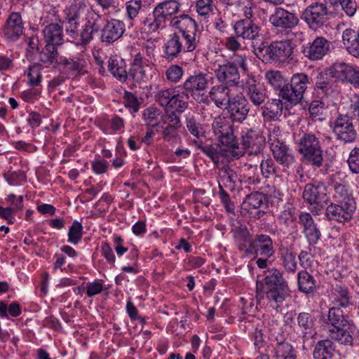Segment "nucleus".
<instances>
[{"mask_svg": "<svg viewBox=\"0 0 359 359\" xmlns=\"http://www.w3.org/2000/svg\"><path fill=\"white\" fill-rule=\"evenodd\" d=\"M288 290L282 273L275 268L265 271L263 280L257 281V296L259 298L265 297L273 308L280 306L288 295Z\"/></svg>", "mask_w": 359, "mask_h": 359, "instance_id": "f257e3e1", "label": "nucleus"}, {"mask_svg": "<svg viewBox=\"0 0 359 359\" xmlns=\"http://www.w3.org/2000/svg\"><path fill=\"white\" fill-rule=\"evenodd\" d=\"M238 249L245 257H264L271 258L275 254L272 238L266 234H257L254 238L248 233H243L238 239Z\"/></svg>", "mask_w": 359, "mask_h": 359, "instance_id": "f03ea898", "label": "nucleus"}, {"mask_svg": "<svg viewBox=\"0 0 359 359\" xmlns=\"http://www.w3.org/2000/svg\"><path fill=\"white\" fill-rule=\"evenodd\" d=\"M212 130L219 143L225 146L222 151L227 156L239 158L243 155V149L240 148L236 142L231 125L226 118L216 117L212 123Z\"/></svg>", "mask_w": 359, "mask_h": 359, "instance_id": "7ed1b4c3", "label": "nucleus"}, {"mask_svg": "<svg viewBox=\"0 0 359 359\" xmlns=\"http://www.w3.org/2000/svg\"><path fill=\"white\" fill-rule=\"evenodd\" d=\"M170 27L182 33L185 41L184 50L193 51L198 43L197 24L196 21L187 14L175 16L171 20Z\"/></svg>", "mask_w": 359, "mask_h": 359, "instance_id": "20e7f679", "label": "nucleus"}, {"mask_svg": "<svg viewBox=\"0 0 359 359\" xmlns=\"http://www.w3.org/2000/svg\"><path fill=\"white\" fill-rule=\"evenodd\" d=\"M303 198L309 204L311 211L317 215L321 213L329 201L325 186L318 182L305 186Z\"/></svg>", "mask_w": 359, "mask_h": 359, "instance_id": "39448f33", "label": "nucleus"}, {"mask_svg": "<svg viewBox=\"0 0 359 359\" xmlns=\"http://www.w3.org/2000/svg\"><path fill=\"white\" fill-rule=\"evenodd\" d=\"M297 150L305 161L320 167L323 162L322 150L318 138L313 134H305L297 142Z\"/></svg>", "mask_w": 359, "mask_h": 359, "instance_id": "423d86ee", "label": "nucleus"}, {"mask_svg": "<svg viewBox=\"0 0 359 359\" xmlns=\"http://www.w3.org/2000/svg\"><path fill=\"white\" fill-rule=\"evenodd\" d=\"M309 78L303 73L294 74L290 80V84L284 86L280 91V95L290 102L297 104L303 98Z\"/></svg>", "mask_w": 359, "mask_h": 359, "instance_id": "0eeeda50", "label": "nucleus"}, {"mask_svg": "<svg viewBox=\"0 0 359 359\" xmlns=\"http://www.w3.org/2000/svg\"><path fill=\"white\" fill-rule=\"evenodd\" d=\"M329 73L336 81L359 88V67L355 65L335 62L329 68Z\"/></svg>", "mask_w": 359, "mask_h": 359, "instance_id": "6e6552de", "label": "nucleus"}, {"mask_svg": "<svg viewBox=\"0 0 359 359\" xmlns=\"http://www.w3.org/2000/svg\"><path fill=\"white\" fill-rule=\"evenodd\" d=\"M102 26L101 15L93 10L86 14L85 24L77 33L78 36L74 39L77 45L86 46L93 39V35L97 33Z\"/></svg>", "mask_w": 359, "mask_h": 359, "instance_id": "1a4fd4ad", "label": "nucleus"}, {"mask_svg": "<svg viewBox=\"0 0 359 359\" xmlns=\"http://www.w3.org/2000/svg\"><path fill=\"white\" fill-rule=\"evenodd\" d=\"M208 85L207 75L198 73L189 76L184 81L183 86L186 94H190L198 102H205L208 100V95L205 93Z\"/></svg>", "mask_w": 359, "mask_h": 359, "instance_id": "9d476101", "label": "nucleus"}, {"mask_svg": "<svg viewBox=\"0 0 359 359\" xmlns=\"http://www.w3.org/2000/svg\"><path fill=\"white\" fill-rule=\"evenodd\" d=\"M255 53L266 60H284L291 55L292 47L287 41H276L269 46L255 48Z\"/></svg>", "mask_w": 359, "mask_h": 359, "instance_id": "9b49d317", "label": "nucleus"}, {"mask_svg": "<svg viewBox=\"0 0 359 359\" xmlns=\"http://www.w3.org/2000/svg\"><path fill=\"white\" fill-rule=\"evenodd\" d=\"M355 208L354 199H348L347 202L342 201L338 204L328 205L326 209V216L330 220L345 222L352 217Z\"/></svg>", "mask_w": 359, "mask_h": 359, "instance_id": "f8f14e48", "label": "nucleus"}, {"mask_svg": "<svg viewBox=\"0 0 359 359\" xmlns=\"http://www.w3.org/2000/svg\"><path fill=\"white\" fill-rule=\"evenodd\" d=\"M337 139L345 142H351L355 138V131L348 116L339 115L331 125Z\"/></svg>", "mask_w": 359, "mask_h": 359, "instance_id": "ddd939ff", "label": "nucleus"}, {"mask_svg": "<svg viewBox=\"0 0 359 359\" xmlns=\"http://www.w3.org/2000/svg\"><path fill=\"white\" fill-rule=\"evenodd\" d=\"M243 90L255 106H259L263 104L266 97L265 88L262 83L257 82L255 78L252 76H248L243 83Z\"/></svg>", "mask_w": 359, "mask_h": 359, "instance_id": "4468645a", "label": "nucleus"}, {"mask_svg": "<svg viewBox=\"0 0 359 359\" xmlns=\"http://www.w3.org/2000/svg\"><path fill=\"white\" fill-rule=\"evenodd\" d=\"M214 72L219 82L223 83L224 85L237 88V84L239 83L240 80V74L233 65H230L229 62L218 65L217 67L214 69Z\"/></svg>", "mask_w": 359, "mask_h": 359, "instance_id": "2eb2a0df", "label": "nucleus"}, {"mask_svg": "<svg viewBox=\"0 0 359 359\" xmlns=\"http://www.w3.org/2000/svg\"><path fill=\"white\" fill-rule=\"evenodd\" d=\"M180 6V4L177 0H165L155 6L153 14H156L161 22L166 26L168 22L170 24L171 20L177 16Z\"/></svg>", "mask_w": 359, "mask_h": 359, "instance_id": "dca6fc26", "label": "nucleus"}, {"mask_svg": "<svg viewBox=\"0 0 359 359\" xmlns=\"http://www.w3.org/2000/svg\"><path fill=\"white\" fill-rule=\"evenodd\" d=\"M242 147H239L245 150H248L250 154H257L262 151L264 144V138L256 130H247L242 134Z\"/></svg>", "mask_w": 359, "mask_h": 359, "instance_id": "f3484780", "label": "nucleus"}, {"mask_svg": "<svg viewBox=\"0 0 359 359\" xmlns=\"http://www.w3.org/2000/svg\"><path fill=\"white\" fill-rule=\"evenodd\" d=\"M330 43L324 37H316L311 43L304 46V55L313 60L322 59L330 51Z\"/></svg>", "mask_w": 359, "mask_h": 359, "instance_id": "a211bd4d", "label": "nucleus"}, {"mask_svg": "<svg viewBox=\"0 0 359 359\" xmlns=\"http://www.w3.org/2000/svg\"><path fill=\"white\" fill-rule=\"evenodd\" d=\"M224 109L228 111L232 121L239 123L245 119L249 111L247 100L241 95H236Z\"/></svg>", "mask_w": 359, "mask_h": 359, "instance_id": "6ab92c4d", "label": "nucleus"}, {"mask_svg": "<svg viewBox=\"0 0 359 359\" xmlns=\"http://www.w3.org/2000/svg\"><path fill=\"white\" fill-rule=\"evenodd\" d=\"M236 89L224 84L216 85L211 88L209 96L217 107L224 109L236 95L233 93Z\"/></svg>", "mask_w": 359, "mask_h": 359, "instance_id": "aec40b11", "label": "nucleus"}, {"mask_svg": "<svg viewBox=\"0 0 359 359\" xmlns=\"http://www.w3.org/2000/svg\"><path fill=\"white\" fill-rule=\"evenodd\" d=\"M269 22L278 28L291 29L298 24L299 19L294 13L283 8H276L270 15Z\"/></svg>", "mask_w": 359, "mask_h": 359, "instance_id": "412c9836", "label": "nucleus"}, {"mask_svg": "<svg viewBox=\"0 0 359 359\" xmlns=\"http://www.w3.org/2000/svg\"><path fill=\"white\" fill-rule=\"evenodd\" d=\"M23 22L19 13H12L3 30L4 36L9 41H16L22 34Z\"/></svg>", "mask_w": 359, "mask_h": 359, "instance_id": "4be33fe9", "label": "nucleus"}, {"mask_svg": "<svg viewBox=\"0 0 359 359\" xmlns=\"http://www.w3.org/2000/svg\"><path fill=\"white\" fill-rule=\"evenodd\" d=\"M125 32V24L123 21L111 19L108 21L102 30L101 41L106 43H111L121 37Z\"/></svg>", "mask_w": 359, "mask_h": 359, "instance_id": "5701e85b", "label": "nucleus"}, {"mask_svg": "<svg viewBox=\"0 0 359 359\" xmlns=\"http://www.w3.org/2000/svg\"><path fill=\"white\" fill-rule=\"evenodd\" d=\"M327 8L323 4L311 5L306 8L303 18L311 27L323 25L327 15Z\"/></svg>", "mask_w": 359, "mask_h": 359, "instance_id": "b1692460", "label": "nucleus"}, {"mask_svg": "<svg viewBox=\"0 0 359 359\" xmlns=\"http://www.w3.org/2000/svg\"><path fill=\"white\" fill-rule=\"evenodd\" d=\"M338 92L337 85L327 75L320 74L318 77L314 87V95L323 100Z\"/></svg>", "mask_w": 359, "mask_h": 359, "instance_id": "393cba45", "label": "nucleus"}, {"mask_svg": "<svg viewBox=\"0 0 359 359\" xmlns=\"http://www.w3.org/2000/svg\"><path fill=\"white\" fill-rule=\"evenodd\" d=\"M237 37L245 40H253L259 34V27L250 20H240L233 25Z\"/></svg>", "mask_w": 359, "mask_h": 359, "instance_id": "a878e982", "label": "nucleus"}, {"mask_svg": "<svg viewBox=\"0 0 359 359\" xmlns=\"http://www.w3.org/2000/svg\"><path fill=\"white\" fill-rule=\"evenodd\" d=\"M271 150L276 161L284 168H289L294 163V156L284 142L272 144Z\"/></svg>", "mask_w": 359, "mask_h": 359, "instance_id": "bb28decb", "label": "nucleus"}, {"mask_svg": "<svg viewBox=\"0 0 359 359\" xmlns=\"http://www.w3.org/2000/svg\"><path fill=\"white\" fill-rule=\"evenodd\" d=\"M297 323L304 339L313 338L316 334V319L309 313H300L297 318Z\"/></svg>", "mask_w": 359, "mask_h": 359, "instance_id": "cd10ccee", "label": "nucleus"}, {"mask_svg": "<svg viewBox=\"0 0 359 359\" xmlns=\"http://www.w3.org/2000/svg\"><path fill=\"white\" fill-rule=\"evenodd\" d=\"M329 298L333 306L346 307L350 304L351 296L346 287L336 284L332 286Z\"/></svg>", "mask_w": 359, "mask_h": 359, "instance_id": "c85d7f7f", "label": "nucleus"}, {"mask_svg": "<svg viewBox=\"0 0 359 359\" xmlns=\"http://www.w3.org/2000/svg\"><path fill=\"white\" fill-rule=\"evenodd\" d=\"M156 48L154 41H147L144 43L142 53H139L135 55V62L137 65L145 64L147 67H151L155 62Z\"/></svg>", "mask_w": 359, "mask_h": 359, "instance_id": "c756f323", "label": "nucleus"}, {"mask_svg": "<svg viewBox=\"0 0 359 359\" xmlns=\"http://www.w3.org/2000/svg\"><path fill=\"white\" fill-rule=\"evenodd\" d=\"M43 38L48 45L56 46L63 43V28L57 23H51L43 30Z\"/></svg>", "mask_w": 359, "mask_h": 359, "instance_id": "7c9ffc66", "label": "nucleus"}, {"mask_svg": "<svg viewBox=\"0 0 359 359\" xmlns=\"http://www.w3.org/2000/svg\"><path fill=\"white\" fill-rule=\"evenodd\" d=\"M341 38L347 51L359 58V34L354 29L348 28L342 32Z\"/></svg>", "mask_w": 359, "mask_h": 359, "instance_id": "2f4dec72", "label": "nucleus"}, {"mask_svg": "<svg viewBox=\"0 0 359 359\" xmlns=\"http://www.w3.org/2000/svg\"><path fill=\"white\" fill-rule=\"evenodd\" d=\"M108 69L111 74L121 81L127 79V72L125 61L120 57L115 55L108 60Z\"/></svg>", "mask_w": 359, "mask_h": 359, "instance_id": "473e14b6", "label": "nucleus"}, {"mask_svg": "<svg viewBox=\"0 0 359 359\" xmlns=\"http://www.w3.org/2000/svg\"><path fill=\"white\" fill-rule=\"evenodd\" d=\"M165 26L158 18L156 14L151 13L146 17L140 22V30L142 34H149L154 33L159 29H163Z\"/></svg>", "mask_w": 359, "mask_h": 359, "instance_id": "72a5a7b5", "label": "nucleus"}, {"mask_svg": "<svg viewBox=\"0 0 359 359\" xmlns=\"http://www.w3.org/2000/svg\"><path fill=\"white\" fill-rule=\"evenodd\" d=\"M86 64V60L83 56H75L71 58H62L60 60V65L65 72L74 74V72H81Z\"/></svg>", "mask_w": 359, "mask_h": 359, "instance_id": "f704fd0d", "label": "nucleus"}, {"mask_svg": "<svg viewBox=\"0 0 359 359\" xmlns=\"http://www.w3.org/2000/svg\"><path fill=\"white\" fill-rule=\"evenodd\" d=\"M188 95L184 93H176L166 107L167 115L182 113L188 107Z\"/></svg>", "mask_w": 359, "mask_h": 359, "instance_id": "c9c22d12", "label": "nucleus"}, {"mask_svg": "<svg viewBox=\"0 0 359 359\" xmlns=\"http://www.w3.org/2000/svg\"><path fill=\"white\" fill-rule=\"evenodd\" d=\"M282 111L283 103L281 100L279 99H272L264 104L262 114L266 119L276 120L281 116Z\"/></svg>", "mask_w": 359, "mask_h": 359, "instance_id": "e433bc0d", "label": "nucleus"}, {"mask_svg": "<svg viewBox=\"0 0 359 359\" xmlns=\"http://www.w3.org/2000/svg\"><path fill=\"white\" fill-rule=\"evenodd\" d=\"M333 344L330 340H322L316 345L313 356L314 359H332L333 353Z\"/></svg>", "mask_w": 359, "mask_h": 359, "instance_id": "4c0bfd02", "label": "nucleus"}, {"mask_svg": "<svg viewBox=\"0 0 359 359\" xmlns=\"http://www.w3.org/2000/svg\"><path fill=\"white\" fill-rule=\"evenodd\" d=\"M164 118L168 126L163 131V137L165 140H170L177 135V129L181 126L180 117L176 114H172L166 115Z\"/></svg>", "mask_w": 359, "mask_h": 359, "instance_id": "58836bf2", "label": "nucleus"}, {"mask_svg": "<svg viewBox=\"0 0 359 359\" xmlns=\"http://www.w3.org/2000/svg\"><path fill=\"white\" fill-rule=\"evenodd\" d=\"M276 359H297V353L293 346L287 341L277 343L274 348Z\"/></svg>", "mask_w": 359, "mask_h": 359, "instance_id": "ea45409f", "label": "nucleus"}, {"mask_svg": "<svg viewBox=\"0 0 359 359\" xmlns=\"http://www.w3.org/2000/svg\"><path fill=\"white\" fill-rule=\"evenodd\" d=\"M225 146H223L220 144V145H209L204 144L201 146L199 148L201 151L208 156L215 163H217L220 161L221 156H225L228 158H233V157L227 156L224 151H222ZM233 158H236L233 157Z\"/></svg>", "mask_w": 359, "mask_h": 359, "instance_id": "a19ab883", "label": "nucleus"}, {"mask_svg": "<svg viewBox=\"0 0 359 359\" xmlns=\"http://www.w3.org/2000/svg\"><path fill=\"white\" fill-rule=\"evenodd\" d=\"M87 10V0H74L65 10V16L79 20Z\"/></svg>", "mask_w": 359, "mask_h": 359, "instance_id": "79ce46f5", "label": "nucleus"}, {"mask_svg": "<svg viewBox=\"0 0 359 359\" xmlns=\"http://www.w3.org/2000/svg\"><path fill=\"white\" fill-rule=\"evenodd\" d=\"M184 49L179 36L173 34L165 44V54L168 58L176 57Z\"/></svg>", "mask_w": 359, "mask_h": 359, "instance_id": "37998d69", "label": "nucleus"}, {"mask_svg": "<svg viewBox=\"0 0 359 359\" xmlns=\"http://www.w3.org/2000/svg\"><path fill=\"white\" fill-rule=\"evenodd\" d=\"M311 117L314 121H323L327 115V107L323 100H313L309 108Z\"/></svg>", "mask_w": 359, "mask_h": 359, "instance_id": "c03bdc74", "label": "nucleus"}, {"mask_svg": "<svg viewBox=\"0 0 359 359\" xmlns=\"http://www.w3.org/2000/svg\"><path fill=\"white\" fill-rule=\"evenodd\" d=\"M328 323L327 329L328 332L330 330H334L339 327H342L344 325V319L343 317L342 311L336 306H333L328 311L327 315Z\"/></svg>", "mask_w": 359, "mask_h": 359, "instance_id": "a18cd8bd", "label": "nucleus"}, {"mask_svg": "<svg viewBox=\"0 0 359 359\" xmlns=\"http://www.w3.org/2000/svg\"><path fill=\"white\" fill-rule=\"evenodd\" d=\"M21 312V306L17 302H13L8 304L6 302L0 300L1 318L8 319L9 316L18 317Z\"/></svg>", "mask_w": 359, "mask_h": 359, "instance_id": "49530a36", "label": "nucleus"}, {"mask_svg": "<svg viewBox=\"0 0 359 359\" xmlns=\"http://www.w3.org/2000/svg\"><path fill=\"white\" fill-rule=\"evenodd\" d=\"M142 116L146 124L151 127L157 126L163 117L161 110L154 107L144 109Z\"/></svg>", "mask_w": 359, "mask_h": 359, "instance_id": "de8ad7c7", "label": "nucleus"}, {"mask_svg": "<svg viewBox=\"0 0 359 359\" xmlns=\"http://www.w3.org/2000/svg\"><path fill=\"white\" fill-rule=\"evenodd\" d=\"M83 228L81 223L77 220H74L69 228L67 242L74 245L79 244L83 237Z\"/></svg>", "mask_w": 359, "mask_h": 359, "instance_id": "09e8293b", "label": "nucleus"}, {"mask_svg": "<svg viewBox=\"0 0 359 359\" xmlns=\"http://www.w3.org/2000/svg\"><path fill=\"white\" fill-rule=\"evenodd\" d=\"M297 279L299 288L301 291L304 293H309L313 291L315 288V280L307 271H300L298 273Z\"/></svg>", "mask_w": 359, "mask_h": 359, "instance_id": "8fccbe9b", "label": "nucleus"}, {"mask_svg": "<svg viewBox=\"0 0 359 359\" xmlns=\"http://www.w3.org/2000/svg\"><path fill=\"white\" fill-rule=\"evenodd\" d=\"M41 66L39 64L31 65L25 72V76L27 77V83L32 86H38L42 81Z\"/></svg>", "mask_w": 359, "mask_h": 359, "instance_id": "3c124183", "label": "nucleus"}, {"mask_svg": "<svg viewBox=\"0 0 359 359\" xmlns=\"http://www.w3.org/2000/svg\"><path fill=\"white\" fill-rule=\"evenodd\" d=\"M330 337L338 341L341 344L351 345L353 342V337L350 333L339 327L334 330H330L329 332Z\"/></svg>", "mask_w": 359, "mask_h": 359, "instance_id": "603ef678", "label": "nucleus"}, {"mask_svg": "<svg viewBox=\"0 0 359 359\" xmlns=\"http://www.w3.org/2000/svg\"><path fill=\"white\" fill-rule=\"evenodd\" d=\"M215 8L213 0H196L195 10L198 15L205 19L209 18Z\"/></svg>", "mask_w": 359, "mask_h": 359, "instance_id": "864d4df0", "label": "nucleus"}, {"mask_svg": "<svg viewBox=\"0 0 359 359\" xmlns=\"http://www.w3.org/2000/svg\"><path fill=\"white\" fill-rule=\"evenodd\" d=\"M265 79L269 84L274 89H282L285 86L286 80L282 74L278 71H269L265 73Z\"/></svg>", "mask_w": 359, "mask_h": 359, "instance_id": "5fc2aeb1", "label": "nucleus"}, {"mask_svg": "<svg viewBox=\"0 0 359 359\" xmlns=\"http://www.w3.org/2000/svg\"><path fill=\"white\" fill-rule=\"evenodd\" d=\"M143 6L142 0H130L125 4L126 18L129 20L135 19Z\"/></svg>", "mask_w": 359, "mask_h": 359, "instance_id": "6e6d98bb", "label": "nucleus"}, {"mask_svg": "<svg viewBox=\"0 0 359 359\" xmlns=\"http://www.w3.org/2000/svg\"><path fill=\"white\" fill-rule=\"evenodd\" d=\"M57 54L56 48L47 44L40 53V61L43 63L45 66L48 67L55 62Z\"/></svg>", "mask_w": 359, "mask_h": 359, "instance_id": "4d7b16f0", "label": "nucleus"}, {"mask_svg": "<svg viewBox=\"0 0 359 359\" xmlns=\"http://www.w3.org/2000/svg\"><path fill=\"white\" fill-rule=\"evenodd\" d=\"M295 219L296 212L294 207L290 203L285 205L283 210L279 215V222L286 226H289L294 222Z\"/></svg>", "mask_w": 359, "mask_h": 359, "instance_id": "13d9d810", "label": "nucleus"}, {"mask_svg": "<svg viewBox=\"0 0 359 359\" xmlns=\"http://www.w3.org/2000/svg\"><path fill=\"white\" fill-rule=\"evenodd\" d=\"M79 26V22L77 19L71 18L69 17L65 16V32L66 34L74 41V39L76 36H78L77 33L79 32L78 28Z\"/></svg>", "mask_w": 359, "mask_h": 359, "instance_id": "bf43d9fd", "label": "nucleus"}, {"mask_svg": "<svg viewBox=\"0 0 359 359\" xmlns=\"http://www.w3.org/2000/svg\"><path fill=\"white\" fill-rule=\"evenodd\" d=\"M104 289V282L100 279H95L92 282L86 283V290L88 297H94L100 294Z\"/></svg>", "mask_w": 359, "mask_h": 359, "instance_id": "052dcab7", "label": "nucleus"}, {"mask_svg": "<svg viewBox=\"0 0 359 359\" xmlns=\"http://www.w3.org/2000/svg\"><path fill=\"white\" fill-rule=\"evenodd\" d=\"M283 265L287 272L294 273L297 269V262L295 260V255L293 252L286 251L281 256Z\"/></svg>", "mask_w": 359, "mask_h": 359, "instance_id": "680f3d73", "label": "nucleus"}, {"mask_svg": "<svg viewBox=\"0 0 359 359\" xmlns=\"http://www.w3.org/2000/svg\"><path fill=\"white\" fill-rule=\"evenodd\" d=\"M187 127L189 131L195 137H199L203 134L201 125L197 123L193 116L188 115L186 118Z\"/></svg>", "mask_w": 359, "mask_h": 359, "instance_id": "e2e57ef3", "label": "nucleus"}, {"mask_svg": "<svg viewBox=\"0 0 359 359\" xmlns=\"http://www.w3.org/2000/svg\"><path fill=\"white\" fill-rule=\"evenodd\" d=\"M338 2L342 11L346 13V15L350 18L355 15L358 5L355 0H335Z\"/></svg>", "mask_w": 359, "mask_h": 359, "instance_id": "0e129e2a", "label": "nucleus"}, {"mask_svg": "<svg viewBox=\"0 0 359 359\" xmlns=\"http://www.w3.org/2000/svg\"><path fill=\"white\" fill-rule=\"evenodd\" d=\"M182 75L183 70L182 67L176 65L170 66L165 72L167 79L172 83L178 82Z\"/></svg>", "mask_w": 359, "mask_h": 359, "instance_id": "69168bd1", "label": "nucleus"}, {"mask_svg": "<svg viewBox=\"0 0 359 359\" xmlns=\"http://www.w3.org/2000/svg\"><path fill=\"white\" fill-rule=\"evenodd\" d=\"M334 197L338 203L347 202L348 199H353L348 190L341 184L335 185Z\"/></svg>", "mask_w": 359, "mask_h": 359, "instance_id": "338daca9", "label": "nucleus"}, {"mask_svg": "<svg viewBox=\"0 0 359 359\" xmlns=\"http://www.w3.org/2000/svg\"><path fill=\"white\" fill-rule=\"evenodd\" d=\"M347 163L350 170L353 173H359V149L354 148L351 150Z\"/></svg>", "mask_w": 359, "mask_h": 359, "instance_id": "774afa93", "label": "nucleus"}]
</instances>
